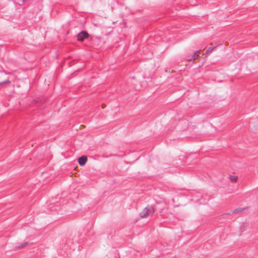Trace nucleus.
<instances>
[{
  "instance_id": "9",
  "label": "nucleus",
  "mask_w": 258,
  "mask_h": 258,
  "mask_svg": "<svg viewBox=\"0 0 258 258\" xmlns=\"http://www.w3.org/2000/svg\"><path fill=\"white\" fill-rule=\"evenodd\" d=\"M10 83H11V81L9 80H6L3 82H0L1 85H3V84H10Z\"/></svg>"
},
{
  "instance_id": "7",
  "label": "nucleus",
  "mask_w": 258,
  "mask_h": 258,
  "mask_svg": "<svg viewBox=\"0 0 258 258\" xmlns=\"http://www.w3.org/2000/svg\"><path fill=\"white\" fill-rule=\"evenodd\" d=\"M29 243L27 242H25L22 243H21L20 245L17 246V248L19 249L22 248L24 247H26L29 245Z\"/></svg>"
},
{
  "instance_id": "1",
  "label": "nucleus",
  "mask_w": 258,
  "mask_h": 258,
  "mask_svg": "<svg viewBox=\"0 0 258 258\" xmlns=\"http://www.w3.org/2000/svg\"><path fill=\"white\" fill-rule=\"evenodd\" d=\"M156 211V208L155 206L148 205L140 213V217L142 219L146 218L153 214Z\"/></svg>"
},
{
  "instance_id": "8",
  "label": "nucleus",
  "mask_w": 258,
  "mask_h": 258,
  "mask_svg": "<svg viewBox=\"0 0 258 258\" xmlns=\"http://www.w3.org/2000/svg\"><path fill=\"white\" fill-rule=\"evenodd\" d=\"M200 53H201L200 50H197L192 55V56L196 59L199 56V55L200 54Z\"/></svg>"
},
{
  "instance_id": "4",
  "label": "nucleus",
  "mask_w": 258,
  "mask_h": 258,
  "mask_svg": "<svg viewBox=\"0 0 258 258\" xmlns=\"http://www.w3.org/2000/svg\"><path fill=\"white\" fill-rule=\"evenodd\" d=\"M248 208V207H244V208H239L234 210L232 212V213H237L241 212L245 209H247Z\"/></svg>"
},
{
  "instance_id": "10",
  "label": "nucleus",
  "mask_w": 258,
  "mask_h": 258,
  "mask_svg": "<svg viewBox=\"0 0 258 258\" xmlns=\"http://www.w3.org/2000/svg\"><path fill=\"white\" fill-rule=\"evenodd\" d=\"M187 60L188 61H190L195 60V58L192 56H189L187 57Z\"/></svg>"
},
{
  "instance_id": "2",
  "label": "nucleus",
  "mask_w": 258,
  "mask_h": 258,
  "mask_svg": "<svg viewBox=\"0 0 258 258\" xmlns=\"http://www.w3.org/2000/svg\"><path fill=\"white\" fill-rule=\"evenodd\" d=\"M89 37V34L87 31H82L77 35V39L79 41H83L85 39L88 38Z\"/></svg>"
},
{
  "instance_id": "5",
  "label": "nucleus",
  "mask_w": 258,
  "mask_h": 258,
  "mask_svg": "<svg viewBox=\"0 0 258 258\" xmlns=\"http://www.w3.org/2000/svg\"><path fill=\"white\" fill-rule=\"evenodd\" d=\"M216 46L209 47L205 52L206 55H209L216 48Z\"/></svg>"
},
{
  "instance_id": "3",
  "label": "nucleus",
  "mask_w": 258,
  "mask_h": 258,
  "mask_svg": "<svg viewBox=\"0 0 258 258\" xmlns=\"http://www.w3.org/2000/svg\"><path fill=\"white\" fill-rule=\"evenodd\" d=\"M87 161V157L86 156L83 155L79 157L78 159V163L80 166L84 165Z\"/></svg>"
},
{
  "instance_id": "6",
  "label": "nucleus",
  "mask_w": 258,
  "mask_h": 258,
  "mask_svg": "<svg viewBox=\"0 0 258 258\" xmlns=\"http://www.w3.org/2000/svg\"><path fill=\"white\" fill-rule=\"evenodd\" d=\"M229 179L233 182H236L238 180V177L236 176H232L230 175L229 176Z\"/></svg>"
}]
</instances>
